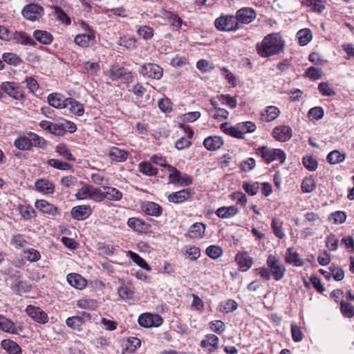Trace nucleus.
<instances>
[{"instance_id":"obj_1","label":"nucleus","mask_w":354,"mask_h":354,"mask_svg":"<svg viewBox=\"0 0 354 354\" xmlns=\"http://www.w3.org/2000/svg\"><path fill=\"white\" fill-rule=\"evenodd\" d=\"M283 48V41L277 33H272L266 36L262 41L257 45V53L263 57H268L278 54Z\"/></svg>"},{"instance_id":"obj_2","label":"nucleus","mask_w":354,"mask_h":354,"mask_svg":"<svg viewBox=\"0 0 354 354\" xmlns=\"http://www.w3.org/2000/svg\"><path fill=\"white\" fill-rule=\"evenodd\" d=\"M15 146L20 150H29L32 147H44L46 145V140L31 133L27 136H22L15 140Z\"/></svg>"},{"instance_id":"obj_3","label":"nucleus","mask_w":354,"mask_h":354,"mask_svg":"<svg viewBox=\"0 0 354 354\" xmlns=\"http://www.w3.org/2000/svg\"><path fill=\"white\" fill-rule=\"evenodd\" d=\"M257 153L266 163L273 161H279L280 163H283L286 158V153L283 150L271 149L266 146L259 147Z\"/></svg>"},{"instance_id":"obj_4","label":"nucleus","mask_w":354,"mask_h":354,"mask_svg":"<svg viewBox=\"0 0 354 354\" xmlns=\"http://www.w3.org/2000/svg\"><path fill=\"white\" fill-rule=\"evenodd\" d=\"M266 263L275 281H279L283 278L286 269L276 255L272 254H269L266 260Z\"/></svg>"},{"instance_id":"obj_5","label":"nucleus","mask_w":354,"mask_h":354,"mask_svg":"<svg viewBox=\"0 0 354 354\" xmlns=\"http://www.w3.org/2000/svg\"><path fill=\"white\" fill-rule=\"evenodd\" d=\"M214 26L221 31H233L239 28L238 22L233 15L221 16L215 20Z\"/></svg>"},{"instance_id":"obj_6","label":"nucleus","mask_w":354,"mask_h":354,"mask_svg":"<svg viewBox=\"0 0 354 354\" xmlns=\"http://www.w3.org/2000/svg\"><path fill=\"white\" fill-rule=\"evenodd\" d=\"M169 182L174 184H180V185H189L192 183V178L185 173H181L176 167L168 166Z\"/></svg>"},{"instance_id":"obj_7","label":"nucleus","mask_w":354,"mask_h":354,"mask_svg":"<svg viewBox=\"0 0 354 354\" xmlns=\"http://www.w3.org/2000/svg\"><path fill=\"white\" fill-rule=\"evenodd\" d=\"M1 92H4L10 97L17 100L24 98V91L21 86L13 82H3L1 83Z\"/></svg>"},{"instance_id":"obj_8","label":"nucleus","mask_w":354,"mask_h":354,"mask_svg":"<svg viewBox=\"0 0 354 354\" xmlns=\"http://www.w3.org/2000/svg\"><path fill=\"white\" fill-rule=\"evenodd\" d=\"M140 73L145 78L160 80L162 77L163 69L156 64L147 63L142 66Z\"/></svg>"},{"instance_id":"obj_9","label":"nucleus","mask_w":354,"mask_h":354,"mask_svg":"<svg viewBox=\"0 0 354 354\" xmlns=\"http://www.w3.org/2000/svg\"><path fill=\"white\" fill-rule=\"evenodd\" d=\"M24 17L29 21L39 20L44 15V8L35 3L26 5L22 10Z\"/></svg>"},{"instance_id":"obj_10","label":"nucleus","mask_w":354,"mask_h":354,"mask_svg":"<svg viewBox=\"0 0 354 354\" xmlns=\"http://www.w3.org/2000/svg\"><path fill=\"white\" fill-rule=\"evenodd\" d=\"M138 322L145 328L158 327L162 324V319L158 314L143 313L139 316Z\"/></svg>"},{"instance_id":"obj_11","label":"nucleus","mask_w":354,"mask_h":354,"mask_svg":"<svg viewBox=\"0 0 354 354\" xmlns=\"http://www.w3.org/2000/svg\"><path fill=\"white\" fill-rule=\"evenodd\" d=\"M10 278L13 279L10 286L12 290L17 293L28 292L31 290V286L26 281L21 280L19 271H15L10 274Z\"/></svg>"},{"instance_id":"obj_12","label":"nucleus","mask_w":354,"mask_h":354,"mask_svg":"<svg viewBox=\"0 0 354 354\" xmlns=\"http://www.w3.org/2000/svg\"><path fill=\"white\" fill-rule=\"evenodd\" d=\"M257 17L255 10L249 7H244L239 9L234 17L236 21L241 24H248L252 22Z\"/></svg>"},{"instance_id":"obj_13","label":"nucleus","mask_w":354,"mask_h":354,"mask_svg":"<svg viewBox=\"0 0 354 354\" xmlns=\"http://www.w3.org/2000/svg\"><path fill=\"white\" fill-rule=\"evenodd\" d=\"M26 313L35 322L44 324L48 321V316L39 307L28 305L26 308Z\"/></svg>"},{"instance_id":"obj_14","label":"nucleus","mask_w":354,"mask_h":354,"mask_svg":"<svg viewBox=\"0 0 354 354\" xmlns=\"http://www.w3.org/2000/svg\"><path fill=\"white\" fill-rule=\"evenodd\" d=\"M107 75L113 81L117 80L120 78H123L127 81H129L132 79L131 73L127 71L124 68L120 67L118 65L111 66L107 72Z\"/></svg>"},{"instance_id":"obj_15","label":"nucleus","mask_w":354,"mask_h":354,"mask_svg":"<svg viewBox=\"0 0 354 354\" xmlns=\"http://www.w3.org/2000/svg\"><path fill=\"white\" fill-rule=\"evenodd\" d=\"M194 194V191L193 189L186 188L171 193L168 195L167 199L170 203H180L189 199Z\"/></svg>"},{"instance_id":"obj_16","label":"nucleus","mask_w":354,"mask_h":354,"mask_svg":"<svg viewBox=\"0 0 354 354\" xmlns=\"http://www.w3.org/2000/svg\"><path fill=\"white\" fill-rule=\"evenodd\" d=\"M235 261L239 270L242 272L248 271L254 263L253 259L245 251L239 252L236 254Z\"/></svg>"},{"instance_id":"obj_17","label":"nucleus","mask_w":354,"mask_h":354,"mask_svg":"<svg viewBox=\"0 0 354 354\" xmlns=\"http://www.w3.org/2000/svg\"><path fill=\"white\" fill-rule=\"evenodd\" d=\"M74 42L82 48L91 47L95 44V32L79 34L75 36Z\"/></svg>"},{"instance_id":"obj_18","label":"nucleus","mask_w":354,"mask_h":354,"mask_svg":"<svg viewBox=\"0 0 354 354\" xmlns=\"http://www.w3.org/2000/svg\"><path fill=\"white\" fill-rule=\"evenodd\" d=\"M272 136L277 141L286 142L292 137V129L286 125L277 126L273 129Z\"/></svg>"},{"instance_id":"obj_19","label":"nucleus","mask_w":354,"mask_h":354,"mask_svg":"<svg viewBox=\"0 0 354 354\" xmlns=\"http://www.w3.org/2000/svg\"><path fill=\"white\" fill-rule=\"evenodd\" d=\"M140 208L146 214L154 217H158L162 213V207L159 204L152 201L142 202L140 205Z\"/></svg>"},{"instance_id":"obj_20","label":"nucleus","mask_w":354,"mask_h":354,"mask_svg":"<svg viewBox=\"0 0 354 354\" xmlns=\"http://www.w3.org/2000/svg\"><path fill=\"white\" fill-rule=\"evenodd\" d=\"M91 212L92 209L90 205H83L73 207L71 214L74 219L82 221L87 218Z\"/></svg>"},{"instance_id":"obj_21","label":"nucleus","mask_w":354,"mask_h":354,"mask_svg":"<svg viewBox=\"0 0 354 354\" xmlns=\"http://www.w3.org/2000/svg\"><path fill=\"white\" fill-rule=\"evenodd\" d=\"M47 100L49 105L61 109L67 107L68 98H65L60 93H53L48 95Z\"/></svg>"},{"instance_id":"obj_22","label":"nucleus","mask_w":354,"mask_h":354,"mask_svg":"<svg viewBox=\"0 0 354 354\" xmlns=\"http://www.w3.org/2000/svg\"><path fill=\"white\" fill-rule=\"evenodd\" d=\"M128 226L136 232L145 233L149 230L150 224L138 218H130L127 221Z\"/></svg>"},{"instance_id":"obj_23","label":"nucleus","mask_w":354,"mask_h":354,"mask_svg":"<svg viewBox=\"0 0 354 354\" xmlns=\"http://www.w3.org/2000/svg\"><path fill=\"white\" fill-rule=\"evenodd\" d=\"M35 207L41 212L53 216L59 214L57 207L46 200H37L35 202Z\"/></svg>"},{"instance_id":"obj_24","label":"nucleus","mask_w":354,"mask_h":354,"mask_svg":"<svg viewBox=\"0 0 354 354\" xmlns=\"http://www.w3.org/2000/svg\"><path fill=\"white\" fill-rule=\"evenodd\" d=\"M39 125L44 131H47L57 136H63V129L60 128V122L53 123L50 121L42 120L39 122Z\"/></svg>"},{"instance_id":"obj_25","label":"nucleus","mask_w":354,"mask_h":354,"mask_svg":"<svg viewBox=\"0 0 354 354\" xmlns=\"http://www.w3.org/2000/svg\"><path fill=\"white\" fill-rule=\"evenodd\" d=\"M107 155L112 161L121 162L127 159L129 153L125 150L113 147L109 149Z\"/></svg>"},{"instance_id":"obj_26","label":"nucleus","mask_w":354,"mask_h":354,"mask_svg":"<svg viewBox=\"0 0 354 354\" xmlns=\"http://www.w3.org/2000/svg\"><path fill=\"white\" fill-rule=\"evenodd\" d=\"M203 145L209 151H216L223 145V140L220 136H209L204 140Z\"/></svg>"},{"instance_id":"obj_27","label":"nucleus","mask_w":354,"mask_h":354,"mask_svg":"<svg viewBox=\"0 0 354 354\" xmlns=\"http://www.w3.org/2000/svg\"><path fill=\"white\" fill-rule=\"evenodd\" d=\"M280 113V110L277 106H269L261 112V120L263 122H269L277 118Z\"/></svg>"},{"instance_id":"obj_28","label":"nucleus","mask_w":354,"mask_h":354,"mask_svg":"<svg viewBox=\"0 0 354 354\" xmlns=\"http://www.w3.org/2000/svg\"><path fill=\"white\" fill-rule=\"evenodd\" d=\"M35 186L37 191L45 194H53L55 191L54 184L45 178L38 179L35 182Z\"/></svg>"},{"instance_id":"obj_29","label":"nucleus","mask_w":354,"mask_h":354,"mask_svg":"<svg viewBox=\"0 0 354 354\" xmlns=\"http://www.w3.org/2000/svg\"><path fill=\"white\" fill-rule=\"evenodd\" d=\"M201 346L207 348L209 353H212L218 347V337L214 334L207 335L205 339L201 342Z\"/></svg>"},{"instance_id":"obj_30","label":"nucleus","mask_w":354,"mask_h":354,"mask_svg":"<svg viewBox=\"0 0 354 354\" xmlns=\"http://www.w3.org/2000/svg\"><path fill=\"white\" fill-rule=\"evenodd\" d=\"M67 281L71 286L79 290H82L86 286V279L79 274H68L67 276Z\"/></svg>"},{"instance_id":"obj_31","label":"nucleus","mask_w":354,"mask_h":354,"mask_svg":"<svg viewBox=\"0 0 354 354\" xmlns=\"http://www.w3.org/2000/svg\"><path fill=\"white\" fill-rule=\"evenodd\" d=\"M205 225L202 223H196L191 225L188 231V236L192 239L203 238L205 232Z\"/></svg>"},{"instance_id":"obj_32","label":"nucleus","mask_w":354,"mask_h":354,"mask_svg":"<svg viewBox=\"0 0 354 354\" xmlns=\"http://www.w3.org/2000/svg\"><path fill=\"white\" fill-rule=\"evenodd\" d=\"M239 212L238 208L234 206L221 207L216 211L217 216L221 218H230L237 214Z\"/></svg>"},{"instance_id":"obj_33","label":"nucleus","mask_w":354,"mask_h":354,"mask_svg":"<svg viewBox=\"0 0 354 354\" xmlns=\"http://www.w3.org/2000/svg\"><path fill=\"white\" fill-rule=\"evenodd\" d=\"M0 329L4 332L17 334L18 330L13 322L0 315Z\"/></svg>"},{"instance_id":"obj_34","label":"nucleus","mask_w":354,"mask_h":354,"mask_svg":"<svg viewBox=\"0 0 354 354\" xmlns=\"http://www.w3.org/2000/svg\"><path fill=\"white\" fill-rule=\"evenodd\" d=\"M285 260L286 263H293L296 266H301L304 264L303 261L299 258V254L293 251L292 248L287 249Z\"/></svg>"},{"instance_id":"obj_35","label":"nucleus","mask_w":354,"mask_h":354,"mask_svg":"<svg viewBox=\"0 0 354 354\" xmlns=\"http://www.w3.org/2000/svg\"><path fill=\"white\" fill-rule=\"evenodd\" d=\"M33 36L37 41L45 45L50 44L53 41L52 35L45 30H37L34 32Z\"/></svg>"},{"instance_id":"obj_36","label":"nucleus","mask_w":354,"mask_h":354,"mask_svg":"<svg viewBox=\"0 0 354 354\" xmlns=\"http://www.w3.org/2000/svg\"><path fill=\"white\" fill-rule=\"evenodd\" d=\"M118 294L122 299H131L134 295V288L131 284H124L118 289Z\"/></svg>"},{"instance_id":"obj_37","label":"nucleus","mask_w":354,"mask_h":354,"mask_svg":"<svg viewBox=\"0 0 354 354\" xmlns=\"http://www.w3.org/2000/svg\"><path fill=\"white\" fill-rule=\"evenodd\" d=\"M105 198L109 201H120L122 198V193L115 187H104Z\"/></svg>"},{"instance_id":"obj_38","label":"nucleus","mask_w":354,"mask_h":354,"mask_svg":"<svg viewBox=\"0 0 354 354\" xmlns=\"http://www.w3.org/2000/svg\"><path fill=\"white\" fill-rule=\"evenodd\" d=\"M1 346L10 354H21V347L15 342L10 339H3L1 342Z\"/></svg>"},{"instance_id":"obj_39","label":"nucleus","mask_w":354,"mask_h":354,"mask_svg":"<svg viewBox=\"0 0 354 354\" xmlns=\"http://www.w3.org/2000/svg\"><path fill=\"white\" fill-rule=\"evenodd\" d=\"M221 129L226 134L236 138L239 139H242L244 136H242L241 133L239 129L238 125L235 127L229 126L227 123H223L220 127Z\"/></svg>"},{"instance_id":"obj_40","label":"nucleus","mask_w":354,"mask_h":354,"mask_svg":"<svg viewBox=\"0 0 354 354\" xmlns=\"http://www.w3.org/2000/svg\"><path fill=\"white\" fill-rule=\"evenodd\" d=\"M193 131L189 128L187 131V137H182L176 140L175 144L176 148L178 150H183L188 148L192 144L190 139L193 137Z\"/></svg>"},{"instance_id":"obj_41","label":"nucleus","mask_w":354,"mask_h":354,"mask_svg":"<svg viewBox=\"0 0 354 354\" xmlns=\"http://www.w3.org/2000/svg\"><path fill=\"white\" fill-rule=\"evenodd\" d=\"M127 256L142 268L148 271L151 270V268L148 265V263L136 252L129 250L127 252Z\"/></svg>"},{"instance_id":"obj_42","label":"nucleus","mask_w":354,"mask_h":354,"mask_svg":"<svg viewBox=\"0 0 354 354\" xmlns=\"http://www.w3.org/2000/svg\"><path fill=\"white\" fill-rule=\"evenodd\" d=\"M138 167L140 172L148 176H156L158 173V169L153 167L149 162H141Z\"/></svg>"},{"instance_id":"obj_43","label":"nucleus","mask_w":354,"mask_h":354,"mask_svg":"<svg viewBox=\"0 0 354 354\" xmlns=\"http://www.w3.org/2000/svg\"><path fill=\"white\" fill-rule=\"evenodd\" d=\"M184 255L190 261H196L201 257V250L194 245H187L184 248Z\"/></svg>"},{"instance_id":"obj_44","label":"nucleus","mask_w":354,"mask_h":354,"mask_svg":"<svg viewBox=\"0 0 354 354\" xmlns=\"http://www.w3.org/2000/svg\"><path fill=\"white\" fill-rule=\"evenodd\" d=\"M297 37L299 41V43L301 46L307 45L312 39L313 35L311 31L308 28H304L300 30L297 34Z\"/></svg>"},{"instance_id":"obj_45","label":"nucleus","mask_w":354,"mask_h":354,"mask_svg":"<svg viewBox=\"0 0 354 354\" xmlns=\"http://www.w3.org/2000/svg\"><path fill=\"white\" fill-rule=\"evenodd\" d=\"M66 324L69 328L73 330H81L82 326L84 324V319L82 317L74 316L68 317L66 320Z\"/></svg>"},{"instance_id":"obj_46","label":"nucleus","mask_w":354,"mask_h":354,"mask_svg":"<svg viewBox=\"0 0 354 354\" xmlns=\"http://www.w3.org/2000/svg\"><path fill=\"white\" fill-rule=\"evenodd\" d=\"M13 39L16 42L24 44V45H34L35 41L30 37L26 32L20 31H16L13 35Z\"/></svg>"},{"instance_id":"obj_47","label":"nucleus","mask_w":354,"mask_h":354,"mask_svg":"<svg viewBox=\"0 0 354 354\" xmlns=\"http://www.w3.org/2000/svg\"><path fill=\"white\" fill-rule=\"evenodd\" d=\"M271 227L274 234L279 239H282L285 237L283 232V222L279 219L274 218L272 221Z\"/></svg>"},{"instance_id":"obj_48","label":"nucleus","mask_w":354,"mask_h":354,"mask_svg":"<svg viewBox=\"0 0 354 354\" xmlns=\"http://www.w3.org/2000/svg\"><path fill=\"white\" fill-rule=\"evenodd\" d=\"M136 32L144 40L151 39L153 36V29L148 26H137Z\"/></svg>"},{"instance_id":"obj_49","label":"nucleus","mask_w":354,"mask_h":354,"mask_svg":"<svg viewBox=\"0 0 354 354\" xmlns=\"http://www.w3.org/2000/svg\"><path fill=\"white\" fill-rule=\"evenodd\" d=\"M70 106V111L74 114L81 116L84 114V108L82 104L76 101L75 100L68 97L67 102V106Z\"/></svg>"},{"instance_id":"obj_50","label":"nucleus","mask_w":354,"mask_h":354,"mask_svg":"<svg viewBox=\"0 0 354 354\" xmlns=\"http://www.w3.org/2000/svg\"><path fill=\"white\" fill-rule=\"evenodd\" d=\"M345 158L346 155L344 153H342L337 150H334L328 153L326 159L328 162L335 165L342 162Z\"/></svg>"},{"instance_id":"obj_51","label":"nucleus","mask_w":354,"mask_h":354,"mask_svg":"<svg viewBox=\"0 0 354 354\" xmlns=\"http://www.w3.org/2000/svg\"><path fill=\"white\" fill-rule=\"evenodd\" d=\"M47 164L49 166L53 167L55 169H60V170H64V171L71 170L73 168L72 165H71L68 162H62L61 160H59L57 159H53V158L49 159L47 161Z\"/></svg>"},{"instance_id":"obj_52","label":"nucleus","mask_w":354,"mask_h":354,"mask_svg":"<svg viewBox=\"0 0 354 354\" xmlns=\"http://www.w3.org/2000/svg\"><path fill=\"white\" fill-rule=\"evenodd\" d=\"M93 186L84 185L75 194V198L78 200L91 199Z\"/></svg>"},{"instance_id":"obj_53","label":"nucleus","mask_w":354,"mask_h":354,"mask_svg":"<svg viewBox=\"0 0 354 354\" xmlns=\"http://www.w3.org/2000/svg\"><path fill=\"white\" fill-rule=\"evenodd\" d=\"M3 62L8 64L17 66L21 62V58L12 53H5L2 55Z\"/></svg>"},{"instance_id":"obj_54","label":"nucleus","mask_w":354,"mask_h":354,"mask_svg":"<svg viewBox=\"0 0 354 354\" xmlns=\"http://www.w3.org/2000/svg\"><path fill=\"white\" fill-rule=\"evenodd\" d=\"M77 306L82 309L95 310L97 307L96 301L91 299H82L77 301Z\"/></svg>"},{"instance_id":"obj_55","label":"nucleus","mask_w":354,"mask_h":354,"mask_svg":"<svg viewBox=\"0 0 354 354\" xmlns=\"http://www.w3.org/2000/svg\"><path fill=\"white\" fill-rule=\"evenodd\" d=\"M56 152L68 160H75L71 151L64 144H59L56 147Z\"/></svg>"},{"instance_id":"obj_56","label":"nucleus","mask_w":354,"mask_h":354,"mask_svg":"<svg viewBox=\"0 0 354 354\" xmlns=\"http://www.w3.org/2000/svg\"><path fill=\"white\" fill-rule=\"evenodd\" d=\"M340 310L343 315L348 318H351L354 316V307L350 303L342 301L340 303Z\"/></svg>"},{"instance_id":"obj_57","label":"nucleus","mask_w":354,"mask_h":354,"mask_svg":"<svg viewBox=\"0 0 354 354\" xmlns=\"http://www.w3.org/2000/svg\"><path fill=\"white\" fill-rule=\"evenodd\" d=\"M316 187L315 182L312 178H306L301 183V190L304 193H310Z\"/></svg>"},{"instance_id":"obj_58","label":"nucleus","mask_w":354,"mask_h":354,"mask_svg":"<svg viewBox=\"0 0 354 354\" xmlns=\"http://www.w3.org/2000/svg\"><path fill=\"white\" fill-rule=\"evenodd\" d=\"M237 125L242 136H244L245 133L254 132L257 128L255 124L252 122H241Z\"/></svg>"},{"instance_id":"obj_59","label":"nucleus","mask_w":354,"mask_h":354,"mask_svg":"<svg viewBox=\"0 0 354 354\" xmlns=\"http://www.w3.org/2000/svg\"><path fill=\"white\" fill-rule=\"evenodd\" d=\"M302 162L304 167L309 171H313L317 168V161L311 156H304Z\"/></svg>"},{"instance_id":"obj_60","label":"nucleus","mask_w":354,"mask_h":354,"mask_svg":"<svg viewBox=\"0 0 354 354\" xmlns=\"http://www.w3.org/2000/svg\"><path fill=\"white\" fill-rule=\"evenodd\" d=\"M205 253L210 258L216 259L222 255L223 250L219 246L210 245L207 248Z\"/></svg>"},{"instance_id":"obj_61","label":"nucleus","mask_w":354,"mask_h":354,"mask_svg":"<svg viewBox=\"0 0 354 354\" xmlns=\"http://www.w3.org/2000/svg\"><path fill=\"white\" fill-rule=\"evenodd\" d=\"M218 99L222 104L227 105L230 108L234 109L236 106L237 102L236 98L229 95H221L218 96Z\"/></svg>"},{"instance_id":"obj_62","label":"nucleus","mask_w":354,"mask_h":354,"mask_svg":"<svg viewBox=\"0 0 354 354\" xmlns=\"http://www.w3.org/2000/svg\"><path fill=\"white\" fill-rule=\"evenodd\" d=\"M24 257L30 262H36L41 258L39 251L34 248H30L24 251Z\"/></svg>"},{"instance_id":"obj_63","label":"nucleus","mask_w":354,"mask_h":354,"mask_svg":"<svg viewBox=\"0 0 354 354\" xmlns=\"http://www.w3.org/2000/svg\"><path fill=\"white\" fill-rule=\"evenodd\" d=\"M319 91L324 96H333L335 92L327 82H321L318 85Z\"/></svg>"},{"instance_id":"obj_64","label":"nucleus","mask_w":354,"mask_h":354,"mask_svg":"<svg viewBox=\"0 0 354 354\" xmlns=\"http://www.w3.org/2000/svg\"><path fill=\"white\" fill-rule=\"evenodd\" d=\"M158 106L164 113H169L172 111V103L167 97L159 100L158 102Z\"/></svg>"}]
</instances>
